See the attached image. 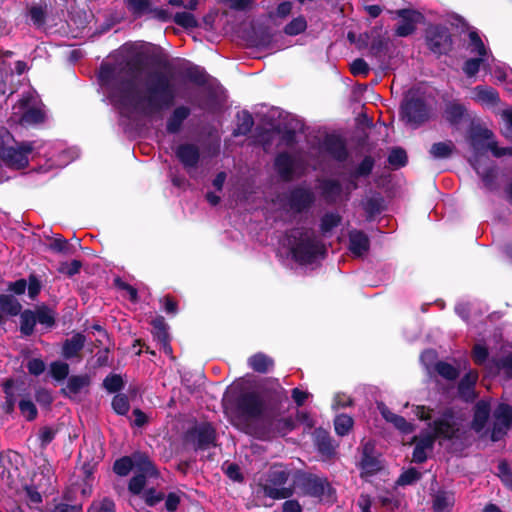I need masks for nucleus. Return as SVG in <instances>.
<instances>
[{"instance_id":"39448f33","label":"nucleus","mask_w":512,"mask_h":512,"mask_svg":"<svg viewBox=\"0 0 512 512\" xmlns=\"http://www.w3.org/2000/svg\"><path fill=\"white\" fill-rule=\"evenodd\" d=\"M0 159L14 169L25 168L35 147L32 142L14 143L12 136L6 130L1 131Z\"/></svg>"},{"instance_id":"7c9ffc66","label":"nucleus","mask_w":512,"mask_h":512,"mask_svg":"<svg viewBox=\"0 0 512 512\" xmlns=\"http://www.w3.org/2000/svg\"><path fill=\"white\" fill-rule=\"evenodd\" d=\"M0 308L10 315H17L21 310V305L11 295H0Z\"/></svg>"},{"instance_id":"2eb2a0df","label":"nucleus","mask_w":512,"mask_h":512,"mask_svg":"<svg viewBox=\"0 0 512 512\" xmlns=\"http://www.w3.org/2000/svg\"><path fill=\"white\" fill-rule=\"evenodd\" d=\"M490 414V404L487 401H479L475 406L472 429L477 433L486 434L485 426Z\"/></svg>"},{"instance_id":"0eeeda50","label":"nucleus","mask_w":512,"mask_h":512,"mask_svg":"<svg viewBox=\"0 0 512 512\" xmlns=\"http://www.w3.org/2000/svg\"><path fill=\"white\" fill-rule=\"evenodd\" d=\"M492 138L493 133L486 128H475L472 131L470 145L475 157L486 150H491L496 157L512 155V148H498Z\"/></svg>"},{"instance_id":"f03ea898","label":"nucleus","mask_w":512,"mask_h":512,"mask_svg":"<svg viewBox=\"0 0 512 512\" xmlns=\"http://www.w3.org/2000/svg\"><path fill=\"white\" fill-rule=\"evenodd\" d=\"M464 433V419L447 410L441 417L429 424V431L420 437L415 436V448L413 452V461L422 463L427 459V454L433 448L436 438L459 439Z\"/></svg>"},{"instance_id":"4d7b16f0","label":"nucleus","mask_w":512,"mask_h":512,"mask_svg":"<svg viewBox=\"0 0 512 512\" xmlns=\"http://www.w3.org/2000/svg\"><path fill=\"white\" fill-rule=\"evenodd\" d=\"M504 122L503 133L506 137L512 138V108H506L501 113Z\"/></svg>"},{"instance_id":"13d9d810","label":"nucleus","mask_w":512,"mask_h":512,"mask_svg":"<svg viewBox=\"0 0 512 512\" xmlns=\"http://www.w3.org/2000/svg\"><path fill=\"white\" fill-rule=\"evenodd\" d=\"M153 333L158 341L168 339V333L163 319H156L153 321Z\"/></svg>"},{"instance_id":"f257e3e1","label":"nucleus","mask_w":512,"mask_h":512,"mask_svg":"<svg viewBox=\"0 0 512 512\" xmlns=\"http://www.w3.org/2000/svg\"><path fill=\"white\" fill-rule=\"evenodd\" d=\"M139 69L130 63L120 65L103 64L99 82L110 101L123 112H139L152 115L170 107L176 97L177 88L165 75H155L138 88Z\"/></svg>"},{"instance_id":"f704fd0d","label":"nucleus","mask_w":512,"mask_h":512,"mask_svg":"<svg viewBox=\"0 0 512 512\" xmlns=\"http://www.w3.org/2000/svg\"><path fill=\"white\" fill-rule=\"evenodd\" d=\"M174 22L184 28H194L197 26L195 16L190 12H178L173 17Z\"/></svg>"},{"instance_id":"412c9836","label":"nucleus","mask_w":512,"mask_h":512,"mask_svg":"<svg viewBox=\"0 0 512 512\" xmlns=\"http://www.w3.org/2000/svg\"><path fill=\"white\" fill-rule=\"evenodd\" d=\"M86 338L84 335L77 333L71 338L65 340L62 348V354L66 359H70L78 355L84 347Z\"/></svg>"},{"instance_id":"4be33fe9","label":"nucleus","mask_w":512,"mask_h":512,"mask_svg":"<svg viewBox=\"0 0 512 512\" xmlns=\"http://www.w3.org/2000/svg\"><path fill=\"white\" fill-rule=\"evenodd\" d=\"M478 380V373L470 370L459 383V392L466 400H472L475 396L474 386Z\"/></svg>"},{"instance_id":"423d86ee","label":"nucleus","mask_w":512,"mask_h":512,"mask_svg":"<svg viewBox=\"0 0 512 512\" xmlns=\"http://www.w3.org/2000/svg\"><path fill=\"white\" fill-rule=\"evenodd\" d=\"M287 480L288 473L281 468L274 467L270 470L265 482L260 483V487L264 495L269 498L274 500L286 499L293 494L292 488L283 486Z\"/></svg>"},{"instance_id":"dca6fc26","label":"nucleus","mask_w":512,"mask_h":512,"mask_svg":"<svg viewBox=\"0 0 512 512\" xmlns=\"http://www.w3.org/2000/svg\"><path fill=\"white\" fill-rule=\"evenodd\" d=\"M472 93V98L485 107L493 108L499 102L498 93L491 87L476 86Z\"/></svg>"},{"instance_id":"b1692460","label":"nucleus","mask_w":512,"mask_h":512,"mask_svg":"<svg viewBox=\"0 0 512 512\" xmlns=\"http://www.w3.org/2000/svg\"><path fill=\"white\" fill-rule=\"evenodd\" d=\"M195 435L198 448H206L214 443L215 431L210 424H203L197 427Z\"/></svg>"},{"instance_id":"bf43d9fd","label":"nucleus","mask_w":512,"mask_h":512,"mask_svg":"<svg viewBox=\"0 0 512 512\" xmlns=\"http://www.w3.org/2000/svg\"><path fill=\"white\" fill-rule=\"evenodd\" d=\"M350 70L353 75H367L369 66L363 59L358 58L351 63Z\"/></svg>"},{"instance_id":"20e7f679","label":"nucleus","mask_w":512,"mask_h":512,"mask_svg":"<svg viewBox=\"0 0 512 512\" xmlns=\"http://www.w3.org/2000/svg\"><path fill=\"white\" fill-rule=\"evenodd\" d=\"M286 241L293 257L300 263H311L324 250L311 230L295 229L288 235Z\"/></svg>"},{"instance_id":"de8ad7c7","label":"nucleus","mask_w":512,"mask_h":512,"mask_svg":"<svg viewBox=\"0 0 512 512\" xmlns=\"http://www.w3.org/2000/svg\"><path fill=\"white\" fill-rule=\"evenodd\" d=\"M50 371L56 380H63L69 373V366L64 362H54L51 364Z\"/></svg>"},{"instance_id":"cd10ccee","label":"nucleus","mask_w":512,"mask_h":512,"mask_svg":"<svg viewBox=\"0 0 512 512\" xmlns=\"http://www.w3.org/2000/svg\"><path fill=\"white\" fill-rule=\"evenodd\" d=\"M454 148L452 141L438 142L431 146L430 154L436 159L448 158L453 153Z\"/></svg>"},{"instance_id":"a18cd8bd","label":"nucleus","mask_w":512,"mask_h":512,"mask_svg":"<svg viewBox=\"0 0 512 512\" xmlns=\"http://www.w3.org/2000/svg\"><path fill=\"white\" fill-rule=\"evenodd\" d=\"M19 409L22 415L29 421L33 420L37 416V409L34 403L30 400L23 399L19 402Z\"/></svg>"},{"instance_id":"09e8293b","label":"nucleus","mask_w":512,"mask_h":512,"mask_svg":"<svg viewBox=\"0 0 512 512\" xmlns=\"http://www.w3.org/2000/svg\"><path fill=\"white\" fill-rule=\"evenodd\" d=\"M340 222L339 215L335 213L325 214L321 220V229L324 233L331 231Z\"/></svg>"},{"instance_id":"e2e57ef3","label":"nucleus","mask_w":512,"mask_h":512,"mask_svg":"<svg viewBox=\"0 0 512 512\" xmlns=\"http://www.w3.org/2000/svg\"><path fill=\"white\" fill-rule=\"evenodd\" d=\"M51 512H82V506L79 504H67V503H57L51 509Z\"/></svg>"},{"instance_id":"1a4fd4ad","label":"nucleus","mask_w":512,"mask_h":512,"mask_svg":"<svg viewBox=\"0 0 512 512\" xmlns=\"http://www.w3.org/2000/svg\"><path fill=\"white\" fill-rule=\"evenodd\" d=\"M401 117L406 124L416 127L427 118L425 104L419 99L407 100L401 106Z\"/></svg>"},{"instance_id":"0e129e2a","label":"nucleus","mask_w":512,"mask_h":512,"mask_svg":"<svg viewBox=\"0 0 512 512\" xmlns=\"http://www.w3.org/2000/svg\"><path fill=\"white\" fill-rule=\"evenodd\" d=\"M28 371L33 375H40L45 370V364L40 359H31L27 365Z\"/></svg>"},{"instance_id":"f8f14e48","label":"nucleus","mask_w":512,"mask_h":512,"mask_svg":"<svg viewBox=\"0 0 512 512\" xmlns=\"http://www.w3.org/2000/svg\"><path fill=\"white\" fill-rule=\"evenodd\" d=\"M304 488L307 494L318 498H329L331 487L326 479L317 476H309L305 479Z\"/></svg>"},{"instance_id":"6e6d98bb","label":"nucleus","mask_w":512,"mask_h":512,"mask_svg":"<svg viewBox=\"0 0 512 512\" xmlns=\"http://www.w3.org/2000/svg\"><path fill=\"white\" fill-rule=\"evenodd\" d=\"M406 153L402 149H394L391 151L388 157V161L395 167L403 166L406 163Z\"/></svg>"},{"instance_id":"9d476101","label":"nucleus","mask_w":512,"mask_h":512,"mask_svg":"<svg viewBox=\"0 0 512 512\" xmlns=\"http://www.w3.org/2000/svg\"><path fill=\"white\" fill-rule=\"evenodd\" d=\"M494 418L491 439L498 441L512 425V408L506 404H500L494 412Z\"/></svg>"},{"instance_id":"4468645a","label":"nucleus","mask_w":512,"mask_h":512,"mask_svg":"<svg viewBox=\"0 0 512 512\" xmlns=\"http://www.w3.org/2000/svg\"><path fill=\"white\" fill-rule=\"evenodd\" d=\"M176 155L189 172L197 167L200 153L196 145L182 144L176 149Z\"/></svg>"},{"instance_id":"a19ab883","label":"nucleus","mask_w":512,"mask_h":512,"mask_svg":"<svg viewBox=\"0 0 512 512\" xmlns=\"http://www.w3.org/2000/svg\"><path fill=\"white\" fill-rule=\"evenodd\" d=\"M89 378L87 376H72L69 378L67 388L72 393H79L84 387L88 386Z\"/></svg>"},{"instance_id":"49530a36","label":"nucleus","mask_w":512,"mask_h":512,"mask_svg":"<svg viewBox=\"0 0 512 512\" xmlns=\"http://www.w3.org/2000/svg\"><path fill=\"white\" fill-rule=\"evenodd\" d=\"M36 321L47 327H51L54 324V315L51 310L47 308H40L34 312Z\"/></svg>"},{"instance_id":"58836bf2","label":"nucleus","mask_w":512,"mask_h":512,"mask_svg":"<svg viewBox=\"0 0 512 512\" xmlns=\"http://www.w3.org/2000/svg\"><path fill=\"white\" fill-rule=\"evenodd\" d=\"M239 120L240 123L235 130V135H245L251 130L254 124L253 118L248 112H242L239 115Z\"/></svg>"},{"instance_id":"774afa93","label":"nucleus","mask_w":512,"mask_h":512,"mask_svg":"<svg viewBox=\"0 0 512 512\" xmlns=\"http://www.w3.org/2000/svg\"><path fill=\"white\" fill-rule=\"evenodd\" d=\"M498 468L504 484L509 488H512V475L509 472L507 465L505 463H500Z\"/></svg>"},{"instance_id":"a878e982","label":"nucleus","mask_w":512,"mask_h":512,"mask_svg":"<svg viewBox=\"0 0 512 512\" xmlns=\"http://www.w3.org/2000/svg\"><path fill=\"white\" fill-rule=\"evenodd\" d=\"M249 366L256 372L266 373L274 365L273 360L263 353H257L248 359Z\"/></svg>"},{"instance_id":"864d4df0","label":"nucleus","mask_w":512,"mask_h":512,"mask_svg":"<svg viewBox=\"0 0 512 512\" xmlns=\"http://www.w3.org/2000/svg\"><path fill=\"white\" fill-rule=\"evenodd\" d=\"M472 357L476 364H478V365L484 364L488 358L487 348L480 343L475 344V346L473 348V352H472Z\"/></svg>"},{"instance_id":"e433bc0d","label":"nucleus","mask_w":512,"mask_h":512,"mask_svg":"<svg viewBox=\"0 0 512 512\" xmlns=\"http://www.w3.org/2000/svg\"><path fill=\"white\" fill-rule=\"evenodd\" d=\"M136 473L129 483V490L133 494H139L143 490L146 484V477L150 476L145 471H136Z\"/></svg>"},{"instance_id":"ea45409f","label":"nucleus","mask_w":512,"mask_h":512,"mask_svg":"<svg viewBox=\"0 0 512 512\" xmlns=\"http://www.w3.org/2000/svg\"><path fill=\"white\" fill-rule=\"evenodd\" d=\"M112 407L117 414L125 415L130 408L129 401L126 395L117 394L112 400Z\"/></svg>"},{"instance_id":"393cba45","label":"nucleus","mask_w":512,"mask_h":512,"mask_svg":"<svg viewBox=\"0 0 512 512\" xmlns=\"http://www.w3.org/2000/svg\"><path fill=\"white\" fill-rule=\"evenodd\" d=\"M190 110L185 106L177 107L167 121V130L171 133L177 132L183 121L189 116Z\"/></svg>"},{"instance_id":"3c124183","label":"nucleus","mask_w":512,"mask_h":512,"mask_svg":"<svg viewBox=\"0 0 512 512\" xmlns=\"http://www.w3.org/2000/svg\"><path fill=\"white\" fill-rule=\"evenodd\" d=\"M317 441L319 450L326 455H329L333 451L331 441L325 431L317 432Z\"/></svg>"},{"instance_id":"603ef678","label":"nucleus","mask_w":512,"mask_h":512,"mask_svg":"<svg viewBox=\"0 0 512 512\" xmlns=\"http://www.w3.org/2000/svg\"><path fill=\"white\" fill-rule=\"evenodd\" d=\"M89 512H115V504L110 499L96 501L91 505Z\"/></svg>"},{"instance_id":"c03bdc74","label":"nucleus","mask_w":512,"mask_h":512,"mask_svg":"<svg viewBox=\"0 0 512 512\" xmlns=\"http://www.w3.org/2000/svg\"><path fill=\"white\" fill-rule=\"evenodd\" d=\"M306 20L303 17L293 19L285 27V33L288 35H298L306 29Z\"/></svg>"},{"instance_id":"c85d7f7f","label":"nucleus","mask_w":512,"mask_h":512,"mask_svg":"<svg viewBox=\"0 0 512 512\" xmlns=\"http://www.w3.org/2000/svg\"><path fill=\"white\" fill-rule=\"evenodd\" d=\"M488 58L489 57H477V58L468 59L463 66L464 73L468 77H473L478 73L481 65L484 67H490Z\"/></svg>"},{"instance_id":"8fccbe9b","label":"nucleus","mask_w":512,"mask_h":512,"mask_svg":"<svg viewBox=\"0 0 512 512\" xmlns=\"http://www.w3.org/2000/svg\"><path fill=\"white\" fill-rule=\"evenodd\" d=\"M437 372L448 380H453L458 376V372L455 367L445 362H439L436 365Z\"/></svg>"},{"instance_id":"6ab92c4d","label":"nucleus","mask_w":512,"mask_h":512,"mask_svg":"<svg viewBox=\"0 0 512 512\" xmlns=\"http://www.w3.org/2000/svg\"><path fill=\"white\" fill-rule=\"evenodd\" d=\"M373 445L367 442L363 446V457L361 461V468L364 474L372 475L381 469L380 460L372 454Z\"/></svg>"},{"instance_id":"37998d69","label":"nucleus","mask_w":512,"mask_h":512,"mask_svg":"<svg viewBox=\"0 0 512 512\" xmlns=\"http://www.w3.org/2000/svg\"><path fill=\"white\" fill-rule=\"evenodd\" d=\"M328 149L331 155L337 160H343L347 155L345 146L343 142L339 139L329 141Z\"/></svg>"},{"instance_id":"2f4dec72","label":"nucleus","mask_w":512,"mask_h":512,"mask_svg":"<svg viewBox=\"0 0 512 512\" xmlns=\"http://www.w3.org/2000/svg\"><path fill=\"white\" fill-rule=\"evenodd\" d=\"M469 39L468 50L471 54H476L478 57H488L487 50L476 32H470Z\"/></svg>"},{"instance_id":"f3484780","label":"nucleus","mask_w":512,"mask_h":512,"mask_svg":"<svg viewBox=\"0 0 512 512\" xmlns=\"http://www.w3.org/2000/svg\"><path fill=\"white\" fill-rule=\"evenodd\" d=\"M313 193L308 189L297 188L291 192L289 205L297 212L307 208L313 202Z\"/></svg>"},{"instance_id":"7ed1b4c3","label":"nucleus","mask_w":512,"mask_h":512,"mask_svg":"<svg viewBox=\"0 0 512 512\" xmlns=\"http://www.w3.org/2000/svg\"><path fill=\"white\" fill-rule=\"evenodd\" d=\"M231 421L238 429L252 433L258 426L270 427L272 416L263 400L255 393L242 395L231 415Z\"/></svg>"},{"instance_id":"473e14b6","label":"nucleus","mask_w":512,"mask_h":512,"mask_svg":"<svg viewBox=\"0 0 512 512\" xmlns=\"http://www.w3.org/2000/svg\"><path fill=\"white\" fill-rule=\"evenodd\" d=\"M127 7L137 16H141L152 11L150 0H127Z\"/></svg>"},{"instance_id":"bb28decb","label":"nucleus","mask_w":512,"mask_h":512,"mask_svg":"<svg viewBox=\"0 0 512 512\" xmlns=\"http://www.w3.org/2000/svg\"><path fill=\"white\" fill-rule=\"evenodd\" d=\"M275 166L281 176L288 179L293 171L294 160L290 155L283 153L276 158Z\"/></svg>"},{"instance_id":"338daca9","label":"nucleus","mask_w":512,"mask_h":512,"mask_svg":"<svg viewBox=\"0 0 512 512\" xmlns=\"http://www.w3.org/2000/svg\"><path fill=\"white\" fill-rule=\"evenodd\" d=\"M373 168V160L370 157H366L363 159L361 164L357 168V175L364 176L371 172Z\"/></svg>"},{"instance_id":"a211bd4d","label":"nucleus","mask_w":512,"mask_h":512,"mask_svg":"<svg viewBox=\"0 0 512 512\" xmlns=\"http://www.w3.org/2000/svg\"><path fill=\"white\" fill-rule=\"evenodd\" d=\"M383 418L391 423L395 428L400 430L402 433H411L414 430V426L406 421V419L400 415H397L390 411L385 405L380 404L378 406Z\"/></svg>"},{"instance_id":"680f3d73","label":"nucleus","mask_w":512,"mask_h":512,"mask_svg":"<svg viewBox=\"0 0 512 512\" xmlns=\"http://www.w3.org/2000/svg\"><path fill=\"white\" fill-rule=\"evenodd\" d=\"M420 478V473L415 469L404 472L398 479L400 485H408Z\"/></svg>"},{"instance_id":"052dcab7","label":"nucleus","mask_w":512,"mask_h":512,"mask_svg":"<svg viewBox=\"0 0 512 512\" xmlns=\"http://www.w3.org/2000/svg\"><path fill=\"white\" fill-rule=\"evenodd\" d=\"M80 267H81V263L77 260H73L71 262L62 263L60 265L59 270L61 273H64L68 276H72L79 272Z\"/></svg>"},{"instance_id":"5701e85b","label":"nucleus","mask_w":512,"mask_h":512,"mask_svg":"<svg viewBox=\"0 0 512 512\" xmlns=\"http://www.w3.org/2000/svg\"><path fill=\"white\" fill-rule=\"evenodd\" d=\"M21 105L23 108H25V111L23 112L21 116V123L23 124H38L44 121L45 114L39 107H27V101L21 100Z\"/></svg>"},{"instance_id":"72a5a7b5","label":"nucleus","mask_w":512,"mask_h":512,"mask_svg":"<svg viewBox=\"0 0 512 512\" xmlns=\"http://www.w3.org/2000/svg\"><path fill=\"white\" fill-rule=\"evenodd\" d=\"M335 431L338 435H346L353 426V419L345 414L338 415L334 421Z\"/></svg>"},{"instance_id":"79ce46f5","label":"nucleus","mask_w":512,"mask_h":512,"mask_svg":"<svg viewBox=\"0 0 512 512\" xmlns=\"http://www.w3.org/2000/svg\"><path fill=\"white\" fill-rule=\"evenodd\" d=\"M470 162L474 169L476 170L477 174L482 177V180L486 187L492 188V185L494 183L495 174L493 170H483L481 169L480 165H478L476 159H470Z\"/></svg>"},{"instance_id":"4c0bfd02","label":"nucleus","mask_w":512,"mask_h":512,"mask_svg":"<svg viewBox=\"0 0 512 512\" xmlns=\"http://www.w3.org/2000/svg\"><path fill=\"white\" fill-rule=\"evenodd\" d=\"M36 322L34 312L29 310L24 311L21 314V331L26 335L31 334Z\"/></svg>"},{"instance_id":"ddd939ff","label":"nucleus","mask_w":512,"mask_h":512,"mask_svg":"<svg viewBox=\"0 0 512 512\" xmlns=\"http://www.w3.org/2000/svg\"><path fill=\"white\" fill-rule=\"evenodd\" d=\"M398 14L401 17V20L397 26L396 33L402 37L413 33L416 28V24L422 18L420 13L412 10H400Z\"/></svg>"},{"instance_id":"69168bd1","label":"nucleus","mask_w":512,"mask_h":512,"mask_svg":"<svg viewBox=\"0 0 512 512\" xmlns=\"http://www.w3.org/2000/svg\"><path fill=\"white\" fill-rule=\"evenodd\" d=\"M55 436V432L48 427H44L39 432V440L41 441L42 446L48 445Z\"/></svg>"},{"instance_id":"6e6552de","label":"nucleus","mask_w":512,"mask_h":512,"mask_svg":"<svg viewBox=\"0 0 512 512\" xmlns=\"http://www.w3.org/2000/svg\"><path fill=\"white\" fill-rule=\"evenodd\" d=\"M114 472L119 476H126L132 469L145 471L149 475H156L155 467L149 457L143 453H134L131 457H122L114 464Z\"/></svg>"},{"instance_id":"aec40b11","label":"nucleus","mask_w":512,"mask_h":512,"mask_svg":"<svg viewBox=\"0 0 512 512\" xmlns=\"http://www.w3.org/2000/svg\"><path fill=\"white\" fill-rule=\"evenodd\" d=\"M349 249L355 256H363L369 249V238L361 231H351L349 234Z\"/></svg>"},{"instance_id":"c756f323","label":"nucleus","mask_w":512,"mask_h":512,"mask_svg":"<svg viewBox=\"0 0 512 512\" xmlns=\"http://www.w3.org/2000/svg\"><path fill=\"white\" fill-rule=\"evenodd\" d=\"M465 111L466 109L462 104L451 102L445 109V117L450 123L457 124L463 118Z\"/></svg>"},{"instance_id":"c9c22d12","label":"nucleus","mask_w":512,"mask_h":512,"mask_svg":"<svg viewBox=\"0 0 512 512\" xmlns=\"http://www.w3.org/2000/svg\"><path fill=\"white\" fill-rule=\"evenodd\" d=\"M454 503V497L452 494L446 492L438 493L433 502L434 509L437 511H443Z\"/></svg>"},{"instance_id":"9b49d317","label":"nucleus","mask_w":512,"mask_h":512,"mask_svg":"<svg viewBox=\"0 0 512 512\" xmlns=\"http://www.w3.org/2000/svg\"><path fill=\"white\" fill-rule=\"evenodd\" d=\"M427 41L429 48L436 54L445 53L450 49L451 39L445 28L434 27L428 32Z\"/></svg>"},{"instance_id":"5fc2aeb1","label":"nucleus","mask_w":512,"mask_h":512,"mask_svg":"<svg viewBox=\"0 0 512 512\" xmlns=\"http://www.w3.org/2000/svg\"><path fill=\"white\" fill-rule=\"evenodd\" d=\"M103 385L109 392H116L122 388L123 381L118 375H110L105 378Z\"/></svg>"}]
</instances>
